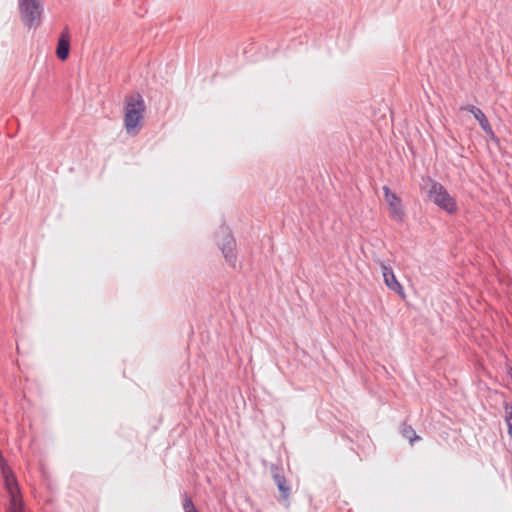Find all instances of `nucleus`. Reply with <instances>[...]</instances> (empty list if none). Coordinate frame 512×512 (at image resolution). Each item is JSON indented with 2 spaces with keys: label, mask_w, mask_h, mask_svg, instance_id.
Returning <instances> with one entry per match:
<instances>
[{
  "label": "nucleus",
  "mask_w": 512,
  "mask_h": 512,
  "mask_svg": "<svg viewBox=\"0 0 512 512\" xmlns=\"http://www.w3.org/2000/svg\"><path fill=\"white\" fill-rule=\"evenodd\" d=\"M146 105L139 92H133L125 98L124 125L128 132L135 129L144 118Z\"/></svg>",
  "instance_id": "nucleus-1"
},
{
  "label": "nucleus",
  "mask_w": 512,
  "mask_h": 512,
  "mask_svg": "<svg viewBox=\"0 0 512 512\" xmlns=\"http://www.w3.org/2000/svg\"><path fill=\"white\" fill-rule=\"evenodd\" d=\"M430 201L448 214H455L458 210L456 200L448 193L447 189L439 182L431 180V186L427 192Z\"/></svg>",
  "instance_id": "nucleus-2"
},
{
  "label": "nucleus",
  "mask_w": 512,
  "mask_h": 512,
  "mask_svg": "<svg viewBox=\"0 0 512 512\" xmlns=\"http://www.w3.org/2000/svg\"><path fill=\"white\" fill-rule=\"evenodd\" d=\"M19 12L23 24L28 28H37L41 24L44 10L42 0H19Z\"/></svg>",
  "instance_id": "nucleus-3"
},
{
  "label": "nucleus",
  "mask_w": 512,
  "mask_h": 512,
  "mask_svg": "<svg viewBox=\"0 0 512 512\" xmlns=\"http://www.w3.org/2000/svg\"><path fill=\"white\" fill-rule=\"evenodd\" d=\"M222 231L225 233V236L222 241L218 243V247L226 263L234 269L237 265L236 240L228 228H222Z\"/></svg>",
  "instance_id": "nucleus-4"
},
{
  "label": "nucleus",
  "mask_w": 512,
  "mask_h": 512,
  "mask_svg": "<svg viewBox=\"0 0 512 512\" xmlns=\"http://www.w3.org/2000/svg\"><path fill=\"white\" fill-rule=\"evenodd\" d=\"M384 199L389 205L390 216L392 219L401 222L403 220L404 211L401 198L388 186H383Z\"/></svg>",
  "instance_id": "nucleus-5"
},
{
  "label": "nucleus",
  "mask_w": 512,
  "mask_h": 512,
  "mask_svg": "<svg viewBox=\"0 0 512 512\" xmlns=\"http://www.w3.org/2000/svg\"><path fill=\"white\" fill-rule=\"evenodd\" d=\"M270 473L280 492V500L287 501L291 494V487L287 484L283 474V467L278 464H271Z\"/></svg>",
  "instance_id": "nucleus-6"
},
{
  "label": "nucleus",
  "mask_w": 512,
  "mask_h": 512,
  "mask_svg": "<svg viewBox=\"0 0 512 512\" xmlns=\"http://www.w3.org/2000/svg\"><path fill=\"white\" fill-rule=\"evenodd\" d=\"M378 264L381 267L384 283L386 284V286L390 290H392L396 294H398L402 299H404L405 298L404 289H403L402 285L399 283V281L397 280V278L393 272V269L390 266L386 265L383 261H378Z\"/></svg>",
  "instance_id": "nucleus-7"
},
{
  "label": "nucleus",
  "mask_w": 512,
  "mask_h": 512,
  "mask_svg": "<svg viewBox=\"0 0 512 512\" xmlns=\"http://www.w3.org/2000/svg\"><path fill=\"white\" fill-rule=\"evenodd\" d=\"M463 109L473 114L474 118L479 122L480 127L486 135H488L492 140H498L486 115L480 108L474 105H467Z\"/></svg>",
  "instance_id": "nucleus-8"
},
{
  "label": "nucleus",
  "mask_w": 512,
  "mask_h": 512,
  "mask_svg": "<svg viewBox=\"0 0 512 512\" xmlns=\"http://www.w3.org/2000/svg\"><path fill=\"white\" fill-rule=\"evenodd\" d=\"M70 46H71V37L69 33V29L66 26L61 32L57 47H56V56L59 60L65 61L68 59L70 54Z\"/></svg>",
  "instance_id": "nucleus-9"
},
{
  "label": "nucleus",
  "mask_w": 512,
  "mask_h": 512,
  "mask_svg": "<svg viewBox=\"0 0 512 512\" xmlns=\"http://www.w3.org/2000/svg\"><path fill=\"white\" fill-rule=\"evenodd\" d=\"M4 485L9 494V502L12 501V499H15L18 501L23 500L21 493H20L18 481H17V478L15 475L8 479H5Z\"/></svg>",
  "instance_id": "nucleus-10"
},
{
  "label": "nucleus",
  "mask_w": 512,
  "mask_h": 512,
  "mask_svg": "<svg viewBox=\"0 0 512 512\" xmlns=\"http://www.w3.org/2000/svg\"><path fill=\"white\" fill-rule=\"evenodd\" d=\"M400 433L401 435L408 439L410 444L413 445L414 442L420 440V436H418L415 432V430L413 429V427L411 425H408L406 422H404L402 425H401V428H400Z\"/></svg>",
  "instance_id": "nucleus-11"
},
{
  "label": "nucleus",
  "mask_w": 512,
  "mask_h": 512,
  "mask_svg": "<svg viewBox=\"0 0 512 512\" xmlns=\"http://www.w3.org/2000/svg\"><path fill=\"white\" fill-rule=\"evenodd\" d=\"M182 505L184 512H193L192 510L196 508L192 498L186 492L182 494Z\"/></svg>",
  "instance_id": "nucleus-12"
},
{
  "label": "nucleus",
  "mask_w": 512,
  "mask_h": 512,
  "mask_svg": "<svg viewBox=\"0 0 512 512\" xmlns=\"http://www.w3.org/2000/svg\"><path fill=\"white\" fill-rule=\"evenodd\" d=\"M9 512H25V505H24V502L23 500H15V499H12V501H10L9 503V509H8Z\"/></svg>",
  "instance_id": "nucleus-13"
},
{
  "label": "nucleus",
  "mask_w": 512,
  "mask_h": 512,
  "mask_svg": "<svg viewBox=\"0 0 512 512\" xmlns=\"http://www.w3.org/2000/svg\"><path fill=\"white\" fill-rule=\"evenodd\" d=\"M504 410L507 426L512 425V403L504 402Z\"/></svg>",
  "instance_id": "nucleus-14"
},
{
  "label": "nucleus",
  "mask_w": 512,
  "mask_h": 512,
  "mask_svg": "<svg viewBox=\"0 0 512 512\" xmlns=\"http://www.w3.org/2000/svg\"><path fill=\"white\" fill-rule=\"evenodd\" d=\"M0 470H1V474H2L3 480L8 479V478L14 476V473H13V471L10 468L9 465H5V467H2Z\"/></svg>",
  "instance_id": "nucleus-15"
},
{
  "label": "nucleus",
  "mask_w": 512,
  "mask_h": 512,
  "mask_svg": "<svg viewBox=\"0 0 512 512\" xmlns=\"http://www.w3.org/2000/svg\"><path fill=\"white\" fill-rule=\"evenodd\" d=\"M5 465H8V463H7L6 459L4 458L2 452L0 451V469L2 467H5Z\"/></svg>",
  "instance_id": "nucleus-16"
},
{
  "label": "nucleus",
  "mask_w": 512,
  "mask_h": 512,
  "mask_svg": "<svg viewBox=\"0 0 512 512\" xmlns=\"http://www.w3.org/2000/svg\"><path fill=\"white\" fill-rule=\"evenodd\" d=\"M508 435L512 439V425L508 426Z\"/></svg>",
  "instance_id": "nucleus-17"
},
{
  "label": "nucleus",
  "mask_w": 512,
  "mask_h": 512,
  "mask_svg": "<svg viewBox=\"0 0 512 512\" xmlns=\"http://www.w3.org/2000/svg\"><path fill=\"white\" fill-rule=\"evenodd\" d=\"M509 375H510V377L512 378V369H511V371L509 372Z\"/></svg>",
  "instance_id": "nucleus-18"
}]
</instances>
